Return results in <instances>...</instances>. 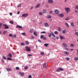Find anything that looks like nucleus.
I'll use <instances>...</instances> for the list:
<instances>
[{"mask_svg": "<svg viewBox=\"0 0 78 78\" xmlns=\"http://www.w3.org/2000/svg\"><path fill=\"white\" fill-rule=\"evenodd\" d=\"M65 10L66 11L67 13H69V12L70 11V8H69L66 7L65 9Z\"/></svg>", "mask_w": 78, "mask_h": 78, "instance_id": "nucleus-1", "label": "nucleus"}, {"mask_svg": "<svg viewBox=\"0 0 78 78\" xmlns=\"http://www.w3.org/2000/svg\"><path fill=\"white\" fill-rule=\"evenodd\" d=\"M54 33L55 34H58V32L57 31H55L54 32Z\"/></svg>", "mask_w": 78, "mask_h": 78, "instance_id": "nucleus-32", "label": "nucleus"}, {"mask_svg": "<svg viewBox=\"0 0 78 78\" xmlns=\"http://www.w3.org/2000/svg\"><path fill=\"white\" fill-rule=\"evenodd\" d=\"M2 58L4 59H5V60H6V57L5 56H3Z\"/></svg>", "mask_w": 78, "mask_h": 78, "instance_id": "nucleus-23", "label": "nucleus"}, {"mask_svg": "<svg viewBox=\"0 0 78 78\" xmlns=\"http://www.w3.org/2000/svg\"><path fill=\"white\" fill-rule=\"evenodd\" d=\"M56 71L58 72H60V70L59 69V68L57 69L56 70Z\"/></svg>", "mask_w": 78, "mask_h": 78, "instance_id": "nucleus-43", "label": "nucleus"}, {"mask_svg": "<svg viewBox=\"0 0 78 78\" xmlns=\"http://www.w3.org/2000/svg\"><path fill=\"white\" fill-rule=\"evenodd\" d=\"M75 9H78V5H76L75 6Z\"/></svg>", "mask_w": 78, "mask_h": 78, "instance_id": "nucleus-53", "label": "nucleus"}, {"mask_svg": "<svg viewBox=\"0 0 78 78\" xmlns=\"http://www.w3.org/2000/svg\"><path fill=\"white\" fill-rule=\"evenodd\" d=\"M71 25L72 27H74V24H73V23H71Z\"/></svg>", "mask_w": 78, "mask_h": 78, "instance_id": "nucleus-36", "label": "nucleus"}, {"mask_svg": "<svg viewBox=\"0 0 78 78\" xmlns=\"http://www.w3.org/2000/svg\"><path fill=\"white\" fill-rule=\"evenodd\" d=\"M21 34H22V35H23V36H25V34H25V33H22Z\"/></svg>", "mask_w": 78, "mask_h": 78, "instance_id": "nucleus-50", "label": "nucleus"}, {"mask_svg": "<svg viewBox=\"0 0 78 78\" xmlns=\"http://www.w3.org/2000/svg\"><path fill=\"white\" fill-rule=\"evenodd\" d=\"M51 35H52V33H49L48 34L49 37H51Z\"/></svg>", "mask_w": 78, "mask_h": 78, "instance_id": "nucleus-19", "label": "nucleus"}, {"mask_svg": "<svg viewBox=\"0 0 78 78\" xmlns=\"http://www.w3.org/2000/svg\"><path fill=\"white\" fill-rule=\"evenodd\" d=\"M26 50L27 51H31V49L29 48H28L27 47H26Z\"/></svg>", "mask_w": 78, "mask_h": 78, "instance_id": "nucleus-5", "label": "nucleus"}, {"mask_svg": "<svg viewBox=\"0 0 78 78\" xmlns=\"http://www.w3.org/2000/svg\"><path fill=\"white\" fill-rule=\"evenodd\" d=\"M49 13L50 14H53V11H51Z\"/></svg>", "mask_w": 78, "mask_h": 78, "instance_id": "nucleus-56", "label": "nucleus"}, {"mask_svg": "<svg viewBox=\"0 0 78 78\" xmlns=\"http://www.w3.org/2000/svg\"><path fill=\"white\" fill-rule=\"evenodd\" d=\"M43 40L45 41V40H46L47 39V38L46 37H44L43 38Z\"/></svg>", "mask_w": 78, "mask_h": 78, "instance_id": "nucleus-48", "label": "nucleus"}, {"mask_svg": "<svg viewBox=\"0 0 78 78\" xmlns=\"http://www.w3.org/2000/svg\"><path fill=\"white\" fill-rule=\"evenodd\" d=\"M34 34L35 36H37V32H34Z\"/></svg>", "mask_w": 78, "mask_h": 78, "instance_id": "nucleus-21", "label": "nucleus"}, {"mask_svg": "<svg viewBox=\"0 0 78 78\" xmlns=\"http://www.w3.org/2000/svg\"><path fill=\"white\" fill-rule=\"evenodd\" d=\"M65 49L66 50H69V48H65Z\"/></svg>", "mask_w": 78, "mask_h": 78, "instance_id": "nucleus-62", "label": "nucleus"}, {"mask_svg": "<svg viewBox=\"0 0 78 78\" xmlns=\"http://www.w3.org/2000/svg\"><path fill=\"white\" fill-rule=\"evenodd\" d=\"M32 56V55H31V54H29L28 55V56H29V57H30V56Z\"/></svg>", "mask_w": 78, "mask_h": 78, "instance_id": "nucleus-57", "label": "nucleus"}, {"mask_svg": "<svg viewBox=\"0 0 78 78\" xmlns=\"http://www.w3.org/2000/svg\"><path fill=\"white\" fill-rule=\"evenodd\" d=\"M59 69L60 70V71H63V70H64V69H62V68H59Z\"/></svg>", "mask_w": 78, "mask_h": 78, "instance_id": "nucleus-29", "label": "nucleus"}, {"mask_svg": "<svg viewBox=\"0 0 78 78\" xmlns=\"http://www.w3.org/2000/svg\"><path fill=\"white\" fill-rule=\"evenodd\" d=\"M38 14L39 15H40L41 16H42V15H43V13L42 12H38Z\"/></svg>", "mask_w": 78, "mask_h": 78, "instance_id": "nucleus-17", "label": "nucleus"}, {"mask_svg": "<svg viewBox=\"0 0 78 78\" xmlns=\"http://www.w3.org/2000/svg\"><path fill=\"white\" fill-rule=\"evenodd\" d=\"M19 67H16V70H19Z\"/></svg>", "mask_w": 78, "mask_h": 78, "instance_id": "nucleus-54", "label": "nucleus"}, {"mask_svg": "<svg viewBox=\"0 0 78 78\" xmlns=\"http://www.w3.org/2000/svg\"><path fill=\"white\" fill-rule=\"evenodd\" d=\"M28 16V13H25V14H23L22 15V17H26Z\"/></svg>", "mask_w": 78, "mask_h": 78, "instance_id": "nucleus-2", "label": "nucleus"}, {"mask_svg": "<svg viewBox=\"0 0 78 78\" xmlns=\"http://www.w3.org/2000/svg\"><path fill=\"white\" fill-rule=\"evenodd\" d=\"M47 18H48V19H50L51 17V15H48L47 16Z\"/></svg>", "mask_w": 78, "mask_h": 78, "instance_id": "nucleus-22", "label": "nucleus"}, {"mask_svg": "<svg viewBox=\"0 0 78 78\" xmlns=\"http://www.w3.org/2000/svg\"><path fill=\"white\" fill-rule=\"evenodd\" d=\"M33 31H34V30H33V29H32L30 30V33H33Z\"/></svg>", "mask_w": 78, "mask_h": 78, "instance_id": "nucleus-25", "label": "nucleus"}, {"mask_svg": "<svg viewBox=\"0 0 78 78\" xmlns=\"http://www.w3.org/2000/svg\"><path fill=\"white\" fill-rule=\"evenodd\" d=\"M58 17H64V15L63 14H60L58 15Z\"/></svg>", "mask_w": 78, "mask_h": 78, "instance_id": "nucleus-7", "label": "nucleus"}, {"mask_svg": "<svg viewBox=\"0 0 78 78\" xmlns=\"http://www.w3.org/2000/svg\"><path fill=\"white\" fill-rule=\"evenodd\" d=\"M66 20H69V18H66L65 19Z\"/></svg>", "mask_w": 78, "mask_h": 78, "instance_id": "nucleus-52", "label": "nucleus"}, {"mask_svg": "<svg viewBox=\"0 0 78 78\" xmlns=\"http://www.w3.org/2000/svg\"><path fill=\"white\" fill-rule=\"evenodd\" d=\"M19 74L20 75H21V76H23L24 75V73H22L20 72L19 73Z\"/></svg>", "mask_w": 78, "mask_h": 78, "instance_id": "nucleus-18", "label": "nucleus"}, {"mask_svg": "<svg viewBox=\"0 0 78 78\" xmlns=\"http://www.w3.org/2000/svg\"><path fill=\"white\" fill-rule=\"evenodd\" d=\"M4 26H5V29H8L9 28V27L8 26H7L6 24H4Z\"/></svg>", "mask_w": 78, "mask_h": 78, "instance_id": "nucleus-10", "label": "nucleus"}, {"mask_svg": "<svg viewBox=\"0 0 78 78\" xmlns=\"http://www.w3.org/2000/svg\"><path fill=\"white\" fill-rule=\"evenodd\" d=\"M6 70L7 71H8V72H9V71H12V69L10 68H7Z\"/></svg>", "mask_w": 78, "mask_h": 78, "instance_id": "nucleus-12", "label": "nucleus"}, {"mask_svg": "<svg viewBox=\"0 0 78 78\" xmlns=\"http://www.w3.org/2000/svg\"><path fill=\"white\" fill-rule=\"evenodd\" d=\"M52 35L53 37H55V34H53V33H52Z\"/></svg>", "mask_w": 78, "mask_h": 78, "instance_id": "nucleus-51", "label": "nucleus"}, {"mask_svg": "<svg viewBox=\"0 0 78 78\" xmlns=\"http://www.w3.org/2000/svg\"><path fill=\"white\" fill-rule=\"evenodd\" d=\"M38 41L39 42H40V43H42L41 41L40 40H38Z\"/></svg>", "mask_w": 78, "mask_h": 78, "instance_id": "nucleus-60", "label": "nucleus"}, {"mask_svg": "<svg viewBox=\"0 0 78 78\" xmlns=\"http://www.w3.org/2000/svg\"><path fill=\"white\" fill-rule=\"evenodd\" d=\"M16 28H20V29H21V28H22V27L20 26L17 25L16 26Z\"/></svg>", "mask_w": 78, "mask_h": 78, "instance_id": "nucleus-8", "label": "nucleus"}, {"mask_svg": "<svg viewBox=\"0 0 78 78\" xmlns=\"http://www.w3.org/2000/svg\"><path fill=\"white\" fill-rule=\"evenodd\" d=\"M9 56L10 57V58H12V55H11V54L9 53Z\"/></svg>", "mask_w": 78, "mask_h": 78, "instance_id": "nucleus-24", "label": "nucleus"}, {"mask_svg": "<svg viewBox=\"0 0 78 78\" xmlns=\"http://www.w3.org/2000/svg\"><path fill=\"white\" fill-rule=\"evenodd\" d=\"M27 68H28V67L26 66H25V67H24V69H27Z\"/></svg>", "mask_w": 78, "mask_h": 78, "instance_id": "nucleus-59", "label": "nucleus"}, {"mask_svg": "<svg viewBox=\"0 0 78 78\" xmlns=\"http://www.w3.org/2000/svg\"><path fill=\"white\" fill-rule=\"evenodd\" d=\"M2 62H5V61H4V60H3V59H2Z\"/></svg>", "mask_w": 78, "mask_h": 78, "instance_id": "nucleus-63", "label": "nucleus"}, {"mask_svg": "<svg viewBox=\"0 0 78 78\" xmlns=\"http://www.w3.org/2000/svg\"><path fill=\"white\" fill-rule=\"evenodd\" d=\"M62 33L64 34L66 33V30H64L62 31Z\"/></svg>", "mask_w": 78, "mask_h": 78, "instance_id": "nucleus-26", "label": "nucleus"}, {"mask_svg": "<svg viewBox=\"0 0 78 78\" xmlns=\"http://www.w3.org/2000/svg\"><path fill=\"white\" fill-rule=\"evenodd\" d=\"M70 46L71 47H74V45L73 44H71L70 45Z\"/></svg>", "mask_w": 78, "mask_h": 78, "instance_id": "nucleus-34", "label": "nucleus"}, {"mask_svg": "<svg viewBox=\"0 0 78 78\" xmlns=\"http://www.w3.org/2000/svg\"><path fill=\"white\" fill-rule=\"evenodd\" d=\"M9 23H11V24H13V23H14V22H13V21H11L9 22Z\"/></svg>", "mask_w": 78, "mask_h": 78, "instance_id": "nucleus-38", "label": "nucleus"}, {"mask_svg": "<svg viewBox=\"0 0 78 78\" xmlns=\"http://www.w3.org/2000/svg\"><path fill=\"white\" fill-rule=\"evenodd\" d=\"M48 2L49 3H53V0H48Z\"/></svg>", "mask_w": 78, "mask_h": 78, "instance_id": "nucleus-4", "label": "nucleus"}, {"mask_svg": "<svg viewBox=\"0 0 78 78\" xmlns=\"http://www.w3.org/2000/svg\"><path fill=\"white\" fill-rule=\"evenodd\" d=\"M39 23H40V24L41 25V24H42V21H41Z\"/></svg>", "mask_w": 78, "mask_h": 78, "instance_id": "nucleus-64", "label": "nucleus"}, {"mask_svg": "<svg viewBox=\"0 0 78 78\" xmlns=\"http://www.w3.org/2000/svg\"><path fill=\"white\" fill-rule=\"evenodd\" d=\"M75 34L76 36H78V32H75Z\"/></svg>", "mask_w": 78, "mask_h": 78, "instance_id": "nucleus-46", "label": "nucleus"}, {"mask_svg": "<svg viewBox=\"0 0 78 78\" xmlns=\"http://www.w3.org/2000/svg\"><path fill=\"white\" fill-rule=\"evenodd\" d=\"M56 14H59V11L58 9H55L54 10Z\"/></svg>", "mask_w": 78, "mask_h": 78, "instance_id": "nucleus-3", "label": "nucleus"}, {"mask_svg": "<svg viewBox=\"0 0 78 78\" xmlns=\"http://www.w3.org/2000/svg\"><path fill=\"white\" fill-rule=\"evenodd\" d=\"M45 33H46V32L45 31H43V32H42L41 33V34H45Z\"/></svg>", "mask_w": 78, "mask_h": 78, "instance_id": "nucleus-42", "label": "nucleus"}, {"mask_svg": "<svg viewBox=\"0 0 78 78\" xmlns=\"http://www.w3.org/2000/svg\"><path fill=\"white\" fill-rule=\"evenodd\" d=\"M9 37H12L13 36V35L12 34H9Z\"/></svg>", "mask_w": 78, "mask_h": 78, "instance_id": "nucleus-31", "label": "nucleus"}, {"mask_svg": "<svg viewBox=\"0 0 78 78\" xmlns=\"http://www.w3.org/2000/svg\"><path fill=\"white\" fill-rule=\"evenodd\" d=\"M44 27H49V25H48V24L47 23H44Z\"/></svg>", "mask_w": 78, "mask_h": 78, "instance_id": "nucleus-15", "label": "nucleus"}, {"mask_svg": "<svg viewBox=\"0 0 78 78\" xmlns=\"http://www.w3.org/2000/svg\"><path fill=\"white\" fill-rule=\"evenodd\" d=\"M41 6V4H38L36 6H35V8H37L38 7H39Z\"/></svg>", "mask_w": 78, "mask_h": 78, "instance_id": "nucleus-11", "label": "nucleus"}, {"mask_svg": "<svg viewBox=\"0 0 78 78\" xmlns=\"http://www.w3.org/2000/svg\"><path fill=\"white\" fill-rule=\"evenodd\" d=\"M2 23H0V28H2Z\"/></svg>", "mask_w": 78, "mask_h": 78, "instance_id": "nucleus-55", "label": "nucleus"}, {"mask_svg": "<svg viewBox=\"0 0 78 78\" xmlns=\"http://www.w3.org/2000/svg\"><path fill=\"white\" fill-rule=\"evenodd\" d=\"M41 55H42V56H44V52H41Z\"/></svg>", "mask_w": 78, "mask_h": 78, "instance_id": "nucleus-41", "label": "nucleus"}, {"mask_svg": "<svg viewBox=\"0 0 78 78\" xmlns=\"http://www.w3.org/2000/svg\"><path fill=\"white\" fill-rule=\"evenodd\" d=\"M43 12L44 13H47V10L45 9H44L43 10Z\"/></svg>", "mask_w": 78, "mask_h": 78, "instance_id": "nucleus-20", "label": "nucleus"}, {"mask_svg": "<svg viewBox=\"0 0 78 78\" xmlns=\"http://www.w3.org/2000/svg\"><path fill=\"white\" fill-rule=\"evenodd\" d=\"M7 33V31H4L3 33V34H5V33Z\"/></svg>", "mask_w": 78, "mask_h": 78, "instance_id": "nucleus-58", "label": "nucleus"}, {"mask_svg": "<svg viewBox=\"0 0 78 78\" xmlns=\"http://www.w3.org/2000/svg\"><path fill=\"white\" fill-rule=\"evenodd\" d=\"M28 78H32V76H31V75H30L28 76Z\"/></svg>", "mask_w": 78, "mask_h": 78, "instance_id": "nucleus-47", "label": "nucleus"}, {"mask_svg": "<svg viewBox=\"0 0 78 78\" xmlns=\"http://www.w3.org/2000/svg\"><path fill=\"white\" fill-rule=\"evenodd\" d=\"M62 45L65 48H67V45L66 44V43H63L62 44Z\"/></svg>", "mask_w": 78, "mask_h": 78, "instance_id": "nucleus-6", "label": "nucleus"}, {"mask_svg": "<svg viewBox=\"0 0 78 78\" xmlns=\"http://www.w3.org/2000/svg\"><path fill=\"white\" fill-rule=\"evenodd\" d=\"M75 12H76V13H78V11L76 10H75Z\"/></svg>", "mask_w": 78, "mask_h": 78, "instance_id": "nucleus-61", "label": "nucleus"}, {"mask_svg": "<svg viewBox=\"0 0 78 78\" xmlns=\"http://www.w3.org/2000/svg\"><path fill=\"white\" fill-rule=\"evenodd\" d=\"M7 59H8V60H9V61H11L12 60V59L9 58H8Z\"/></svg>", "mask_w": 78, "mask_h": 78, "instance_id": "nucleus-45", "label": "nucleus"}, {"mask_svg": "<svg viewBox=\"0 0 78 78\" xmlns=\"http://www.w3.org/2000/svg\"><path fill=\"white\" fill-rule=\"evenodd\" d=\"M59 38L61 39V40H62V39H64V37L61 35H59Z\"/></svg>", "mask_w": 78, "mask_h": 78, "instance_id": "nucleus-9", "label": "nucleus"}, {"mask_svg": "<svg viewBox=\"0 0 78 78\" xmlns=\"http://www.w3.org/2000/svg\"><path fill=\"white\" fill-rule=\"evenodd\" d=\"M66 59L67 61H69V60H70V58L69 57H67Z\"/></svg>", "mask_w": 78, "mask_h": 78, "instance_id": "nucleus-40", "label": "nucleus"}, {"mask_svg": "<svg viewBox=\"0 0 78 78\" xmlns=\"http://www.w3.org/2000/svg\"><path fill=\"white\" fill-rule=\"evenodd\" d=\"M31 39H34V36H31Z\"/></svg>", "mask_w": 78, "mask_h": 78, "instance_id": "nucleus-44", "label": "nucleus"}, {"mask_svg": "<svg viewBox=\"0 0 78 78\" xmlns=\"http://www.w3.org/2000/svg\"><path fill=\"white\" fill-rule=\"evenodd\" d=\"M44 37V35H42L41 36V39L43 38Z\"/></svg>", "mask_w": 78, "mask_h": 78, "instance_id": "nucleus-28", "label": "nucleus"}, {"mask_svg": "<svg viewBox=\"0 0 78 78\" xmlns=\"http://www.w3.org/2000/svg\"><path fill=\"white\" fill-rule=\"evenodd\" d=\"M18 7V8H20V6H21V4H19L18 5H17Z\"/></svg>", "mask_w": 78, "mask_h": 78, "instance_id": "nucleus-39", "label": "nucleus"}, {"mask_svg": "<svg viewBox=\"0 0 78 78\" xmlns=\"http://www.w3.org/2000/svg\"><path fill=\"white\" fill-rule=\"evenodd\" d=\"M65 25L66 26L67 28H69V24L67 23H65Z\"/></svg>", "mask_w": 78, "mask_h": 78, "instance_id": "nucleus-13", "label": "nucleus"}, {"mask_svg": "<svg viewBox=\"0 0 78 78\" xmlns=\"http://www.w3.org/2000/svg\"><path fill=\"white\" fill-rule=\"evenodd\" d=\"M21 45H25V43H22L21 44Z\"/></svg>", "mask_w": 78, "mask_h": 78, "instance_id": "nucleus-49", "label": "nucleus"}, {"mask_svg": "<svg viewBox=\"0 0 78 78\" xmlns=\"http://www.w3.org/2000/svg\"><path fill=\"white\" fill-rule=\"evenodd\" d=\"M58 30L59 31H61V28L60 27H58Z\"/></svg>", "mask_w": 78, "mask_h": 78, "instance_id": "nucleus-37", "label": "nucleus"}, {"mask_svg": "<svg viewBox=\"0 0 78 78\" xmlns=\"http://www.w3.org/2000/svg\"><path fill=\"white\" fill-rule=\"evenodd\" d=\"M43 66L44 68H46L47 67V65H46V63H44L43 65Z\"/></svg>", "mask_w": 78, "mask_h": 78, "instance_id": "nucleus-16", "label": "nucleus"}, {"mask_svg": "<svg viewBox=\"0 0 78 78\" xmlns=\"http://www.w3.org/2000/svg\"><path fill=\"white\" fill-rule=\"evenodd\" d=\"M44 45V46H45V47H47V46H48V44H45Z\"/></svg>", "mask_w": 78, "mask_h": 78, "instance_id": "nucleus-27", "label": "nucleus"}, {"mask_svg": "<svg viewBox=\"0 0 78 78\" xmlns=\"http://www.w3.org/2000/svg\"><path fill=\"white\" fill-rule=\"evenodd\" d=\"M12 37H14V38H16V37H17V36L16 35H13Z\"/></svg>", "mask_w": 78, "mask_h": 78, "instance_id": "nucleus-33", "label": "nucleus"}, {"mask_svg": "<svg viewBox=\"0 0 78 78\" xmlns=\"http://www.w3.org/2000/svg\"><path fill=\"white\" fill-rule=\"evenodd\" d=\"M25 43H26V45H28V44H29V42L28 41H26Z\"/></svg>", "mask_w": 78, "mask_h": 78, "instance_id": "nucleus-30", "label": "nucleus"}, {"mask_svg": "<svg viewBox=\"0 0 78 78\" xmlns=\"http://www.w3.org/2000/svg\"><path fill=\"white\" fill-rule=\"evenodd\" d=\"M64 53L66 55H68L69 54V52L66 51H64Z\"/></svg>", "mask_w": 78, "mask_h": 78, "instance_id": "nucleus-14", "label": "nucleus"}, {"mask_svg": "<svg viewBox=\"0 0 78 78\" xmlns=\"http://www.w3.org/2000/svg\"><path fill=\"white\" fill-rule=\"evenodd\" d=\"M78 58L77 57H76L75 58H74V60H75V61H78Z\"/></svg>", "mask_w": 78, "mask_h": 78, "instance_id": "nucleus-35", "label": "nucleus"}]
</instances>
